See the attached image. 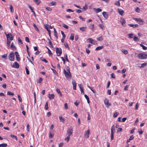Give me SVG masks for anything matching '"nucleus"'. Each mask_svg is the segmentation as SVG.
Instances as JSON below:
<instances>
[{
  "label": "nucleus",
  "instance_id": "14",
  "mask_svg": "<svg viewBox=\"0 0 147 147\" xmlns=\"http://www.w3.org/2000/svg\"><path fill=\"white\" fill-rule=\"evenodd\" d=\"M49 96L48 97L49 98L50 100H51L53 99L54 98V94H48Z\"/></svg>",
  "mask_w": 147,
  "mask_h": 147
},
{
  "label": "nucleus",
  "instance_id": "57",
  "mask_svg": "<svg viewBox=\"0 0 147 147\" xmlns=\"http://www.w3.org/2000/svg\"><path fill=\"white\" fill-rule=\"evenodd\" d=\"M129 87V85H127L125 86V88H124V90H128V88Z\"/></svg>",
  "mask_w": 147,
  "mask_h": 147
},
{
  "label": "nucleus",
  "instance_id": "34",
  "mask_svg": "<svg viewBox=\"0 0 147 147\" xmlns=\"http://www.w3.org/2000/svg\"><path fill=\"white\" fill-rule=\"evenodd\" d=\"M11 41L9 40H7V47H9V46L11 43Z\"/></svg>",
  "mask_w": 147,
  "mask_h": 147
},
{
  "label": "nucleus",
  "instance_id": "19",
  "mask_svg": "<svg viewBox=\"0 0 147 147\" xmlns=\"http://www.w3.org/2000/svg\"><path fill=\"white\" fill-rule=\"evenodd\" d=\"M53 30H54V35L57 38H58V36H57V32L56 30V29H55V28H54L53 29Z\"/></svg>",
  "mask_w": 147,
  "mask_h": 147
},
{
  "label": "nucleus",
  "instance_id": "43",
  "mask_svg": "<svg viewBox=\"0 0 147 147\" xmlns=\"http://www.w3.org/2000/svg\"><path fill=\"white\" fill-rule=\"evenodd\" d=\"M42 81V79L41 78H39L38 80V83L40 84Z\"/></svg>",
  "mask_w": 147,
  "mask_h": 147
},
{
  "label": "nucleus",
  "instance_id": "64",
  "mask_svg": "<svg viewBox=\"0 0 147 147\" xmlns=\"http://www.w3.org/2000/svg\"><path fill=\"white\" fill-rule=\"evenodd\" d=\"M51 115V113L50 112H48L47 114V117H49Z\"/></svg>",
  "mask_w": 147,
  "mask_h": 147
},
{
  "label": "nucleus",
  "instance_id": "22",
  "mask_svg": "<svg viewBox=\"0 0 147 147\" xmlns=\"http://www.w3.org/2000/svg\"><path fill=\"white\" fill-rule=\"evenodd\" d=\"M33 1L37 5H39L41 2L40 0H33Z\"/></svg>",
  "mask_w": 147,
  "mask_h": 147
},
{
  "label": "nucleus",
  "instance_id": "61",
  "mask_svg": "<svg viewBox=\"0 0 147 147\" xmlns=\"http://www.w3.org/2000/svg\"><path fill=\"white\" fill-rule=\"evenodd\" d=\"M25 40H26V42H29V38L27 37H25Z\"/></svg>",
  "mask_w": 147,
  "mask_h": 147
},
{
  "label": "nucleus",
  "instance_id": "44",
  "mask_svg": "<svg viewBox=\"0 0 147 147\" xmlns=\"http://www.w3.org/2000/svg\"><path fill=\"white\" fill-rule=\"evenodd\" d=\"M133 39L135 41H138L139 40L138 39V38L135 36L133 38Z\"/></svg>",
  "mask_w": 147,
  "mask_h": 147
},
{
  "label": "nucleus",
  "instance_id": "56",
  "mask_svg": "<svg viewBox=\"0 0 147 147\" xmlns=\"http://www.w3.org/2000/svg\"><path fill=\"white\" fill-rule=\"evenodd\" d=\"M40 59L42 61H44L45 62V63H47L48 61L47 60H46L45 59H43V58H41Z\"/></svg>",
  "mask_w": 147,
  "mask_h": 147
},
{
  "label": "nucleus",
  "instance_id": "46",
  "mask_svg": "<svg viewBox=\"0 0 147 147\" xmlns=\"http://www.w3.org/2000/svg\"><path fill=\"white\" fill-rule=\"evenodd\" d=\"M115 5H117L118 6H119L120 5V3L118 1H116L115 3Z\"/></svg>",
  "mask_w": 147,
  "mask_h": 147
},
{
  "label": "nucleus",
  "instance_id": "2",
  "mask_svg": "<svg viewBox=\"0 0 147 147\" xmlns=\"http://www.w3.org/2000/svg\"><path fill=\"white\" fill-rule=\"evenodd\" d=\"M137 57L139 59H145L147 58V55L143 53L138 54Z\"/></svg>",
  "mask_w": 147,
  "mask_h": 147
},
{
  "label": "nucleus",
  "instance_id": "10",
  "mask_svg": "<svg viewBox=\"0 0 147 147\" xmlns=\"http://www.w3.org/2000/svg\"><path fill=\"white\" fill-rule=\"evenodd\" d=\"M102 14L104 18L106 19H107L108 17V13L104 11L102 12Z\"/></svg>",
  "mask_w": 147,
  "mask_h": 147
},
{
  "label": "nucleus",
  "instance_id": "36",
  "mask_svg": "<svg viewBox=\"0 0 147 147\" xmlns=\"http://www.w3.org/2000/svg\"><path fill=\"white\" fill-rule=\"evenodd\" d=\"M33 26H34L35 29L38 32L39 31V30L38 29V28L37 27V26L35 24H33Z\"/></svg>",
  "mask_w": 147,
  "mask_h": 147
},
{
  "label": "nucleus",
  "instance_id": "18",
  "mask_svg": "<svg viewBox=\"0 0 147 147\" xmlns=\"http://www.w3.org/2000/svg\"><path fill=\"white\" fill-rule=\"evenodd\" d=\"M87 29L86 27H82L80 28V29L82 32L85 31Z\"/></svg>",
  "mask_w": 147,
  "mask_h": 147
},
{
  "label": "nucleus",
  "instance_id": "37",
  "mask_svg": "<svg viewBox=\"0 0 147 147\" xmlns=\"http://www.w3.org/2000/svg\"><path fill=\"white\" fill-rule=\"evenodd\" d=\"M69 136H67L66 138H65L64 140L65 141H67V142H68L70 139Z\"/></svg>",
  "mask_w": 147,
  "mask_h": 147
},
{
  "label": "nucleus",
  "instance_id": "27",
  "mask_svg": "<svg viewBox=\"0 0 147 147\" xmlns=\"http://www.w3.org/2000/svg\"><path fill=\"white\" fill-rule=\"evenodd\" d=\"M74 38V34H71L70 35V36L69 38V39L73 40Z\"/></svg>",
  "mask_w": 147,
  "mask_h": 147
},
{
  "label": "nucleus",
  "instance_id": "30",
  "mask_svg": "<svg viewBox=\"0 0 147 147\" xmlns=\"http://www.w3.org/2000/svg\"><path fill=\"white\" fill-rule=\"evenodd\" d=\"M7 146V144L6 143L0 144V147H6Z\"/></svg>",
  "mask_w": 147,
  "mask_h": 147
},
{
  "label": "nucleus",
  "instance_id": "11",
  "mask_svg": "<svg viewBox=\"0 0 147 147\" xmlns=\"http://www.w3.org/2000/svg\"><path fill=\"white\" fill-rule=\"evenodd\" d=\"M12 67L14 68H18V64L17 62H15L12 65H11Z\"/></svg>",
  "mask_w": 147,
  "mask_h": 147
},
{
  "label": "nucleus",
  "instance_id": "32",
  "mask_svg": "<svg viewBox=\"0 0 147 147\" xmlns=\"http://www.w3.org/2000/svg\"><path fill=\"white\" fill-rule=\"evenodd\" d=\"M45 28L46 29V30L48 32L49 34V35L50 36L51 31L50 30H49L48 28V27L47 26H46L45 25Z\"/></svg>",
  "mask_w": 147,
  "mask_h": 147
},
{
  "label": "nucleus",
  "instance_id": "16",
  "mask_svg": "<svg viewBox=\"0 0 147 147\" xmlns=\"http://www.w3.org/2000/svg\"><path fill=\"white\" fill-rule=\"evenodd\" d=\"M89 27L94 32V24H92L90 25Z\"/></svg>",
  "mask_w": 147,
  "mask_h": 147
},
{
  "label": "nucleus",
  "instance_id": "41",
  "mask_svg": "<svg viewBox=\"0 0 147 147\" xmlns=\"http://www.w3.org/2000/svg\"><path fill=\"white\" fill-rule=\"evenodd\" d=\"M111 140H113L114 138V136H113V132H111Z\"/></svg>",
  "mask_w": 147,
  "mask_h": 147
},
{
  "label": "nucleus",
  "instance_id": "21",
  "mask_svg": "<svg viewBox=\"0 0 147 147\" xmlns=\"http://www.w3.org/2000/svg\"><path fill=\"white\" fill-rule=\"evenodd\" d=\"M134 138V137H133V136L131 135V136L130 137L129 139L127 140V143L128 142H130V140H133Z\"/></svg>",
  "mask_w": 147,
  "mask_h": 147
},
{
  "label": "nucleus",
  "instance_id": "9",
  "mask_svg": "<svg viewBox=\"0 0 147 147\" xmlns=\"http://www.w3.org/2000/svg\"><path fill=\"white\" fill-rule=\"evenodd\" d=\"M89 40V42L93 45L97 44L96 42L94 41L91 38H89L87 39Z\"/></svg>",
  "mask_w": 147,
  "mask_h": 147
},
{
  "label": "nucleus",
  "instance_id": "15",
  "mask_svg": "<svg viewBox=\"0 0 147 147\" xmlns=\"http://www.w3.org/2000/svg\"><path fill=\"white\" fill-rule=\"evenodd\" d=\"M59 118L61 122L63 123H64L65 121V120L62 117V116H59Z\"/></svg>",
  "mask_w": 147,
  "mask_h": 147
},
{
  "label": "nucleus",
  "instance_id": "52",
  "mask_svg": "<svg viewBox=\"0 0 147 147\" xmlns=\"http://www.w3.org/2000/svg\"><path fill=\"white\" fill-rule=\"evenodd\" d=\"M61 32L63 36V38H65V36L63 32V31H61Z\"/></svg>",
  "mask_w": 147,
  "mask_h": 147
},
{
  "label": "nucleus",
  "instance_id": "50",
  "mask_svg": "<svg viewBox=\"0 0 147 147\" xmlns=\"http://www.w3.org/2000/svg\"><path fill=\"white\" fill-rule=\"evenodd\" d=\"M46 9L47 10L49 11H51L52 10V9L50 7H46Z\"/></svg>",
  "mask_w": 147,
  "mask_h": 147
},
{
  "label": "nucleus",
  "instance_id": "49",
  "mask_svg": "<svg viewBox=\"0 0 147 147\" xmlns=\"http://www.w3.org/2000/svg\"><path fill=\"white\" fill-rule=\"evenodd\" d=\"M48 40L49 41V45H50L52 47H53V44H52V42H51V40L49 39H48Z\"/></svg>",
  "mask_w": 147,
  "mask_h": 147
},
{
  "label": "nucleus",
  "instance_id": "53",
  "mask_svg": "<svg viewBox=\"0 0 147 147\" xmlns=\"http://www.w3.org/2000/svg\"><path fill=\"white\" fill-rule=\"evenodd\" d=\"M63 26L66 29H68V26L66 25L63 24Z\"/></svg>",
  "mask_w": 147,
  "mask_h": 147
},
{
  "label": "nucleus",
  "instance_id": "13",
  "mask_svg": "<svg viewBox=\"0 0 147 147\" xmlns=\"http://www.w3.org/2000/svg\"><path fill=\"white\" fill-rule=\"evenodd\" d=\"M117 11L119 14L121 16H122L124 13V11L121 9H118Z\"/></svg>",
  "mask_w": 147,
  "mask_h": 147
},
{
  "label": "nucleus",
  "instance_id": "48",
  "mask_svg": "<svg viewBox=\"0 0 147 147\" xmlns=\"http://www.w3.org/2000/svg\"><path fill=\"white\" fill-rule=\"evenodd\" d=\"M135 11L138 13H139L140 11V9L138 7H136L135 9Z\"/></svg>",
  "mask_w": 147,
  "mask_h": 147
},
{
  "label": "nucleus",
  "instance_id": "45",
  "mask_svg": "<svg viewBox=\"0 0 147 147\" xmlns=\"http://www.w3.org/2000/svg\"><path fill=\"white\" fill-rule=\"evenodd\" d=\"M28 7L30 9L32 12V13H34V11H33L32 7L29 5H28Z\"/></svg>",
  "mask_w": 147,
  "mask_h": 147
},
{
  "label": "nucleus",
  "instance_id": "31",
  "mask_svg": "<svg viewBox=\"0 0 147 147\" xmlns=\"http://www.w3.org/2000/svg\"><path fill=\"white\" fill-rule=\"evenodd\" d=\"M122 51L124 54L125 55L127 54L128 53V51L125 49H122Z\"/></svg>",
  "mask_w": 147,
  "mask_h": 147
},
{
  "label": "nucleus",
  "instance_id": "4",
  "mask_svg": "<svg viewBox=\"0 0 147 147\" xmlns=\"http://www.w3.org/2000/svg\"><path fill=\"white\" fill-rule=\"evenodd\" d=\"M73 129L71 126L68 128L67 130V133L69 136H70L73 133Z\"/></svg>",
  "mask_w": 147,
  "mask_h": 147
},
{
  "label": "nucleus",
  "instance_id": "28",
  "mask_svg": "<svg viewBox=\"0 0 147 147\" xmlns=\"http://www.w3.org/2000/svg\"><path fill=\"white\" fill-rule=\"evenodd\" d=\"M15 53L16 54V60L17 61H18V53L17 52H15Z\"/></svg>",
  "mask_w": 147,
  "mask_h": 147
},
{
  "label": "nucleus",
  "instance_id": "62",
  "mask_svg": "<svg viewBox=\"0 0 147 147\" xmlns=\"http://www.w3.org/2000/svg\"><path fill=\"white\" fill-rule=\"evenodd\" d=\"M78 86H79L80 89H83L82 85L81 84H78Z\"/></svg>",
  "mask_w": 147,
  "mask_h": 147
},
{
  "label": "nucleus",
  "instance_id": "6",
  "mask_svg": "<svg viewBox=\"0 0 147 147\" xmlns=\"http://www.w3.org/2000/svg\"><path fill=\"white\" fill-rule=\"evenodd\" d=\"M104 102L106 106L107 107H109L111 105V103L109 102V100L108 99H107L106 98H105L104 100Z\"/></svg>",
  "mask_w": 147,
  "mask_h": 147
},
{
  "label": "nucleus",
  "instance_id": "7",
  "mask_svg": "<svg viewBox=\"0 0 147 147\" xmlns=\"http://www.w3.org/2000/svg\"><path fill=\"white\" fill-rule=\"evenodd\" d=\"M56 53L57 56H60L62 53V51L61 49L58 48H56Z\"/></svg>",
  "mask_w": 147,
  "mask_h": 147
},
{
  "label": "nucleus",
  "instance_id": "54",
  "mask_svg": "<svg viewBox=\"0 0 147 147\" xmlns=\"http://www.w3.org/2000/svg\"><path fill=\"white\" fill-rule=\"evenodd\" d=\"M118 115V113L117 112H115L113 114V117H117V115Z\"/></svg>",
  "mask_w": 147,
  "mask_h": 147
},
{
  "label": "nucleus",
  "instance_id": "63",
  "mask_svg": "<svg viewBox=\"0 0 147 147\" xmlns=\"http://www.w3.org/2000/svg\"><path fill=\"white\" fill-rule=\"evenodd\" d=\"M63 145V142H61L59 143V147H62Z\"/></svg>",
  "mask_w": 147,
  "mask_h": 147
},
{
  "label": "nucleus",
  "instance_id": "59",
  "mask_svg": "<svg viewBox=\"0 0 147 147\" xmlns=\"http://www.w3.org/2000/svg\"><path fill=\"white\" fill-rule=\"evenodd\" d=\"M64 106H65V109H68L67 104V103H66L65 104Z\"/></svg>",
  "mask_w": 147,
  "mask_h": 147
},
{
  "label": "nucleus",
  "instance_id": "33",
  "mask_svg": "<svg viewBox=\"0 0 147 147\" xmlns=\"http://www.w3.org/2000/svg\"><path fill=\"white\" fill-rule=\"evenodd\" d=\"M7 94L9 95H11L12 96L14 95L13 93L9 91H7Z\"/></svg>",
  "mask_w": 147,
  "mask_h": 147
},
{
  "label": "nucleus",
  "instance_id": "25",
  "mask_svg": "<svg viewBox=\"0 0 147 147\" xmlns=\"http://www.w3.org/2000/svg\"><path fill=\"white\" fill-rule=\"evenodd\" d=\"M11 47L13 50L16 49V48L15 47V46H14V44L13 42H12L11 44Z\"/></svg>",
  "mask_w": 147,
  "mask_h": 147
},
{
  "label": "nucleus",
  "instance_id": "39",
  "mask_svg": "<svg viewBox=\"0 0 147 147\" xmlns=\"http://www.w3.org/2000/svg\"><path fill=\"white\" fill-rule=\"evenodd\" d=\"M97 40L100 41H101L102 40H103V39L102 37L101 36L99 37L98 38H97Z\"/></svg>",
  "mask_w": 147,
  "mask_h": 147
},
{
  "label": "nucleus",
  "instance_id": "24",
  "mask_svg": "<svg viewBox=\"0 0 147 147\" xmlns=\"http://www.w3.org/2000/svg\"><path fill=\"white\" fill-rule=\"evenodd\" d=\"M84 96H85V98H86V99L87 100V102L88 103H90V100H89V97L87 95H86V94L84 95Z\"/></svg>",
  "mask_w": 147,
  "mask_h": 147
},
{
  "label": "nucleus",
  "instance_id": "42",
  "mask_svg": "<svg viewBox=\"0 0 147 147\" xmlns=\"http://www.w3.org/2000/svg\"><path fill=\"white\" fill-rule=\"evenodd\" d=\"M48 108L49 107H48V102H46V104L45 106V108L46 110H47L48 109Z\"/></svg>",
  "mask_w": 147,
  "mask_h": 147
},
{
  "label": "nucleus",
  "instance_id": "38",
  "mask_svg": "<svg viewBox=\"0 0 147 147\" xmlns=\"http://www.w3.org/2000/svg\"><path fill=\"white\" fill-rule=\"evenodd\" d=\"M115 130V127H114V126L113 125L112 127L111 128V132H113Z\"/></svg>",
  "mask_w": 147,
  "mask_h": 147
},
{
  "label": "nucleus",
  "instance_id": "5",
  "mask_svg": "<svg viewBox=\"0 0 147 147\" xmlns=\"http://www.w3.org/2000/svg\"><path fill=\"white\" fill-rule=\"evenodd\" d=\"M14 53L13 52H11L9 56V59L11 61H13L14 59Z\"/></svg>",
  "mask_w": 147,
  "mask_h": 147
},
{
  "label": "nucleus",
  "instance_id": "58",
  "mask_svg": "<svg viewBox=\"0 0 147 147\" xmlns=\"http://www.w3.org/2000/svg\"><path fill=\"white\" fill-rule=\"evenodd\" d=\"M98 26L101 28L102 29H104V26L102 24H100L98 25Z\"/></svg>",
  "mask_w": 147,
  "mask_h": 147
},
{
  "label": "nucleus",
  "instance_id": "47",
  "mask_svg": "<svg viewBox=\"0 0 147 147\" xmlns=\"http://www.w3.org/2000/svg\"><path fill=\"white\" fill-rule=\"evenodd\" d=\"M72 84L73 85V86H76V84L75 81H73Z\"/></svg>",
  "mask_w": 147,
  "mask_h": 147
},
{
  "label": "nucleus",
  "instance_id": "55",
  "mask_svg": "<svg viewBox=\"0 0 147 147\" xmlns=\"http://www.w3.org/2000/svg\"><path fill=\"white\" fill-rule=\"evenodd\" d=\"M83 9H84V10H86L87 9V6L86 4L83 7Z\"/></svg>",
  "mask_w": 147,
  "mask_h": 147
},
{
  "label": "nucleus",
  "instance_id": "3",
  "mask_svg": "<svg viewBox=\"0 0 147 147\" xmlns=\"http://www.w3.org/2000/svg\"><path fill=\"white\" fill-rule=\"evenodd\" d=\"M5 34L7 37V40H9L10 41L13 40V37L12 36V35L11 33H9L8 34H7L5 33Z\"/></svg>",
  "mask_w": 147,
  "mask_h": 147
},
{
  "label": "nucleus",
  "instance_id": "35",
  "mask_svg": "<svg viewBox=\"0 0 147 147\" xmlns=\"http://www.w3.org/2000/svg\"><path fill=\"white\" fill-rule=\"evenodd\" d=\"M134 35V34L132 33L129 34H128L129 37L130 38H132Z\"/></svg>",
  "mask_w": 147,
  "mask_h": 147
},
{
  "label": "nucleus",
  "instance_id": "60",
  "mask_svg": "<svg viewBox=\"0 0 147 147\" xmlns=\"http://www.w3.org/2000/svg\"><path fill=\"white\" fill-rule=\"evenodd\" d=\"M122 128H118V129L117 132V133H118L119 132L122 131Z\"/></svg>",
  "mask_w": 147,
  "mask_h": 147
},
{
  "label": "nucleus",
  "instance_id": "1",
  "mask_svg": "<svg viewBox=\"0 0 147 147\" xmlns=\"http://www.w3.org/2000/svg\"><path fill=\"white\" fill-rule=\"evenodd\" d=\"M63 73L65 75L66 78L67 79L69 77H70L71 76L69 68L68 67H67L66 68V71L64 69L63 70Z\"/></svg>",
  "mask_w": 147,
  "mask_h": 147
},
{
  "label": "nucleus",
  "instance_id": "40",
  "mask_svg": "<svg viewBox=\"0 0 147 147\" xmlns=\"http://www.w3.org/2000/svg\"><path fill=\"white\" fill-rule=\"evenodd\" d=\"M140 46L142 47L144 50H146L147 49V47L142 44L140 45Z\"/></svg>",
  "mask_w": 147,
  "mask_h": 147
},
{
  "label": "nucleus",
  "instance_id": "20",
  "mask_svg": "<svg viewBox=\"0 0 147 147\" xmlns=\"http://www.w3.org/2000/svg\"><path fill=\"white\" fill-rule=\"evenodd\" d=\"M146 65H147V63H143L141 64V66H140L139 67L140 68H143Z\"/></svg>",
  "mask_w": 147,
  "mask_h": 147
},
{
  "label": "nucleus",
  "instance_id": "23",
  "mask_svg": "<svg viewBox=\"0 0 147 147\" xmlns=\"http://www.w3.org/2000/svg\"><path fill=\"white\" fill-rule=\"evenodd\" d=\"M10 136L13 139H15L16 140H18L17 137L16 136L12 134H11Z\"/></svg>",
  "mask_w": 147,
  "mask_h": 147
},
{
  "label": "nucleus",
  "instance_id": "26",
  "mask_svg": "<svg viewBox=\"0 0 147 147\" xmlns=\"http://www.w3.org/2000/svg\"><path fill=\"white\" fill-rule=\"evenodd\" d=\"M94 10H96V13H98L99 12H101L102 11V10L100 9V8H98V9H95V8H94Z\"/></svg>",
  "mask_w": 147,
  "mask_h": 147
},
{
  "label": "nucleus",
  "instance_id": "12",
  "mask_svg": "<svg viewBox=\"0 0 147 147\" xmlns=\"http://www.w3.org/2000/svg\"><path fill=\"white\" fill-rule=\"evenodd\" d=\"M120 22L122 26H124L125 23V19L123 18H121L120 20Z\"/></svg>",
  "mask_w": 147,
  "mask_h": 147
},
{
  "label": "nucleus",
  "instance_id": "51",
  "mask_svg": "<svg viewBox=\"0 0 147 147\" xmlns=\"http://www.w3.org/2000/svg\"><path fill=\"white\" fill-rule=\"evenodd\" d=\"M51 5H56V3L52 1V2L50 3Z\"/></svg>",
  "mask_w": 147,
  "mask_h": 147
},
{
  "label": "nucleus",
  "instance_id": "17",
  "mask_svg": "<svg viewBox=\"0 0 147 147\" xmlns=\"http://www.w3.org/2000/svg\"><path fill=\"white\" fill-rule=\"evenodd\" d=\"M137 22H139V24L140 25H142L144 22V21L140 18H139Z\"/></svg>",
  "mask_w": 147,
  "mask_h": 147
},
{
  "label": "nucleus",
  "instance_id": "8",
  "mask_svg": "<svg viewBox=\"0 0 147 147\" xmlns=\"http://www.w3.org/2000/svg\"><path fill=\"white\" fill-rule=\"evenodd\" d=\"M90 134V131L89 129L87 130L84 132V136L86 138H88L89 137V134Z\"/></svg>",
  "mask_w": 147,
  "mask_h": 147
},
{
  "label": "nucleus",
  "instance_id": "29",
  "mask_svg": "<svg viewBox=\"0 0 147 147\" xmlns=\"http://www.w3.org/2000/svg\"><path fill=\"white\" fill-rule=\"evenodd\" d=\"M103 47V46H101L97 47L95 49V50L97 51L102 49Z\"/></svg>",
  "mask_w": 147,
  "mask_h": 147
}]
</instances>
